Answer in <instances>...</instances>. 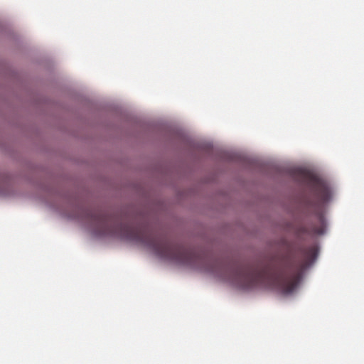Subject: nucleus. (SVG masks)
I'll return each instance as SVG.
<instances>
[{
    "mask_svg": "<svg viewBox=\"0 0 364 364\" xmlns=\"http://www.w3.org/2000/svg\"><path fill=\"white\" fill-rule=\"evenodd\" d=\"M146 247L161 258L182 264L197 265L208 262L204 267L205 270L217 273L224 279L246 289L263 287L275 289L282 294H290L297 287L304 267L301 263L289 258L272 262L262 267L207 261L192 250L158 235L148 228Z\"/></svg>",
    "mask_w": 364,
    "mask_h": 364,
    "instance_id": "obj_1",
    "label": "nucleus"
},
{
    "mask_svg": "<svg viewBox=\"0 0 364 364\" xmlns=\"http://www.w3.org/2000/svg\"><path fill=\"white\" fill-rule=\"evenodd\" d=\"M309 185L315 196L316 201L309 204V212L315 215L317 222L310 227L304 225L296 229L299 236L303 235H323L326 230V220L323 213V205L331 199V192L329 186L320 178L314 176H307Z\"/></svg>",
    "mask_w": 364,
    "mask_h": 364,
    "instance_id": "obj_2",
    "label": "nucleus"
},
{
    "mask_svg": "<svg viewBox=\"0 0 364 364\" xmlns=\"http://www.w3.org/2000/svg\"><path fill=\"white\" fill-rule=\"evenodd\" d=\"M317 251V247L316 245H312L306 250L305 254L307 257L313 259L316 257Z\"/></svg>",
    "mask_w": 364,
    "mask_h": 364,
    "instance_id": "obj_3",
    "label": "nucleus"
}]
</instances>
